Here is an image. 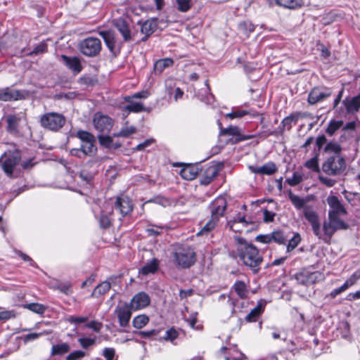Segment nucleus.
Listing matches in <instances>:
<instances>
[{"mask_svg": "<svg viewBox=\"0 0 360 360\" xmlns=\"http://www.w3.org/2000/svg\"><path fill=\"white\" fill-rule=\"evenodd\" d=\"M86 353L81 350H77L71 352L67 357L66 360H77L85 356Z\"/></svg>", "mask_w": 360, "mask_h": 360, "instance_id": "obj_62", "label": "nucleus"}, {"mask_svg": "<svg viewBox=\"0 0 360 360\" xmlns=\"http://www.w3.org/2000/svg\"><path fill=\"white\" fill-rule=\"evenodd\" d=\"M289 199L296 209H302L305 219L311 226L314 234L319 238H321V224L319 217L311 205H306L307 200L290 191Z\"/></svg>", "mask_w": 360, "mask_h": 360, "instance_id": "obj_3", "label": "nucleus"}, {"mask_svg": "<svg viewBox=\"0 0 360 360\" xmlns=\"http://www.w3.org/2000/svg\"><path fill=\"white\" fill-rule=\"evenodd\" d=\"M99 222L101 227L103 229H108L111 225V219L107 214L103 213L101 215Z\"/></svg>", "mask_w": 360, "mask_h": 360, "instance_id": "obj_60", "label": "nucleus"}, {"mask_svg": "<svg viewBox=\"0 0 360 360\" xmlns=\"http://www.w3.org/2000/svg\"><path fill=\"white\" fill-rule=\"evenodd\" d=\"M162 230L163 228L162 226H151L146 229V232L147 233L148 236L157 237L158 236H160L162 233Z\"/></svg>", "mask_w": 360, "mask_h": 360, "instance_id": "obj_51", "label": "nucleus"}, {"mask_svg": "<svg viewBox=\"0 0 360 360\" xmlns=\"http://www.w3.org/2000/svg\"><path fill=\"white\" fill-rule=\"evenodd\" d=\"M360 278V270L354 272L343 284L346 289L353 285Z\"/></svg>", "mask_w": 360, "mask_h": 360, "instance_id": "obj_57", "label": "nucleus"}, {"mask_svg": "<svg viewBox=\"0 0 360 360\" xmlns=\"http://www.w3.org/2000/svg\"><path fill=\"white\" fill-rule=\"evenodd\" d=\"M217 122H218L219 127L220 129L219 136H240V129L238 127H237L236 126L231 125L227 128H223L220 120H218ZM252 137V136H240L239 138L237 139V140L238 141H240L250 139Z\"/></svg>", "mask_w": 360, "mask_h": 360, "instance_id": "obj_22", "label": "nucleus"}, {"mask_svg": "<svg viewBox=\"0 0 360 360\" xmlns=\"http://www.w3.org/2000/svg\"><path fill=\"white\" fill-rule=\"evenodd\" d=\"M75 137L80 141V146L71 149L70 151L71 155L78 158H84L94 157L97 154L96 139L93 134L80 129L76 132Z\"/></svg>", "mask_w": 360, "mask_h": 360, "instance_id": "obj_2", "label": "nucleus"}, {"mask_svg": "<svg viewBox=\"0 0 360 360\" xmlns=\"http://www.w3.org/2000/svg\"><path fill=\"white\" fill-rule=\"evenodd\" d=\"M346 168V160L340 155H334L328 158L322 165L323 172L330 176L340 175Z\"/></svg>", "mask_w": 360, "mask_h": 360, "instance_id": "obj_8", "label": "nucleus"}, {"mask_svg": "<svg viewBox=\"0 0 360 360\" xmlns=\"http://www.w3.org/2000/svg\"><path fill=\"white\" fill-rule=\"evenodd\" d=\"M332 94L333 89L331 88L324 86L314 87L308 95V102L311 105L316 104L325 101L329 98Z\"/></svg>", "mask_w": 360, "mask_h": 360, "instance_id": "obj_13", "label": "nucleus"}, {"mask_svg": "<svg viewBox=\"0 0 360 360\" xmlns=\"http://www.w3.org/2000/svg\"><path fill=\"white\" fill-rule=\"evenodd\" d=\"M275 3L283 8L297 9L303 6V0H275Z\"/></svg>", "mask_w": 360, "mask_h": 360, "instance_id": "obj_32", "label": "nucleus"}, {"mask_svg": "<svg viewBox=\"0 0 360 360\" xmlns=\"http://www.w3.org/2000/svg\"><path fill=\"white\" fill-rule=\"evenodd\" d=\"M319 152H315L314 157L305 162V167L314 172H319Z\"/></svg>", "mask_w": 360, "mask_h": 360, "instance_id": "obj_40", "label": "nucleus"}, {"mask_svg": "<svg viewBox=\"0 0 360 360\" xmlns=\"http://www.w3.org/2000/svg\"><path fill=\"white\" fill-rule=\"evenodd\" d=\"M234 239L237 243L236 251L238 257L245 266L252 269L254 274L258 273L259 266L263 261L259 250L243 238L236 236Z\"/></svg>", "mask_w": 360, "mask_h": 360, "instance_id": "obj_1", "label": "nucleus"}, {"mask_svg": "<svg viewBox=\"0 0 360 360\" xmlns=\"http://www.w3.org/2000/svg\"><path fill=\"white\" fill-rule=\"evenodd\" d=\"M98 78L95 75H84L79 78L78 82L81 85H84L86 87H93L98 84Z\"/></svg>", "mask_w": 360, "mask_h": 360, "instance_id": "obj_35", "label": "nucleus"}, {"mask_svg": "<svg viewBox=\"0 0 360 360\" xmlns=\"http://www.w3.org/2000/svg\"><path fill=\"white\" fill-rule=\"evenodd\" d=\"M299 115L300 114H290L289 116L284 118L282 121L283 129L286 128L288 130H289L292 127V123L296 122Z\"/></svg>", "mask_w": 360, "mask_h": 360, "instance_id": "obj_48", "label": "nucleus"}, {"mask_svg": "<svg viewBox=\"0 0 360 360\" xmlns=\"http://www.w3.org/2000/svg\"><path fill=\"white\" fill-rule=\"evenodd\" d=\"M325 144L326 145L327 144V139H326V136L321 135V136H317L316 141H315L316 148H314V154H315V152H319V155L320 151Z\"/></svg>", "mask_w": 360, "mask_h": 360, "instance_id": "obj_49", "label": "nucleus"}, {"mask_svg": "<svg viewBox=\"0 0 360 360\" xmlns=\"http://www.w3.org/2000/svg\"><path fill=\"white\" fill-rule=\"evenodd\" d=\"M85 327L93 329L95 332H99L102 328V323L92 321L85 325Z\"/></svg>", "mask_w": 360, "mask_h": 360, "instance_id": "obj_63", "label": "nucleus"}, {"mask_svg": "<svg viewBox=\"0 0 360 360\" xmlns=\"http://www.w3.org/2000/svg\"><path fill=\"white\" fill-rule=\"evenodd\" d=\"M237 295L241 299H246L249 295V290L244 281H237L232 287Z\"/></svg>", "mask_w": 360, "mask_h": 360, "instance_id": "obj_31", "label": "nucleus"}, {"mask_svg": "<svg viewBox=\"0 0 360 360\" xmlns=\"http://www.w3.org/2000/svg\"><path fill=\"white\" fill-rule=\"evenodd\" d=\"M342 104L345 106L346 112H354L359 110L360 101L355 96L345 98Z\"/></svg>", "mask_w": 360, "mask_h": 360, "instance_id": "obj_27", "label": "nucleus"}, {"mask_svg": "<svg viewBox=\"0 0 360 360\" xmlns=\"http://www.w3.org/2000/svg\"><path fill=\"white\" fill-rule=\"evenodd\" d=\"M226 207L227 202L225 198L219 196L214 199L208 207L211 214L210 219L202 226V229L197 235H202L212 231L218 225L220 219L224 216Z\"/></svg>", "mask_w": 360, "mask_h": 360, "instance_id": "obj_4", "label": "nucleus"}, {"mask_svg": "<svg viewBox=\"0 0 360 360\" xmlns=\"http://www.w3.org/2000/svg\"><path fill=\"white\" fill-rule=\"evenodd\" d=\"M323 278V275L319 271H308V285L314 284Z\"/></svg>", "mask_w": 360, "mask_h": 360, "instance_id": "obj_52", "label": "nucleus"}, {"mask_svg": "<svg viewBox=\"0 0 360 360\" xmlns=\"http://www.w3.org/2000/svg\"><path fill=\"white\" fill-rule=\"evenodd\" d=\"M294 278L299 284L308 285V271L303 270L297 272L294 275Z\"/></svg>", "mask_w": 360, "mask_h": 360, "instance_id": "obj_46", "label": "nucleus"}, {"mask_svg": "<svg viewBox=\"0 0 360 360\" xmlns=\"http://www.w3.org/2000/svg\"><path fill=\"white\" fill-rule=\"evenodd\" d=\"M199 172L197 165L188 164L185 165L180 171L181 176L186 180L194 179Z\"/></svg>", "mask_w": 360, "mask_h": 360, "instance_id": "obj_25", "label": "nucleus"}, {"mask_svg": "<svg viewBox=\"0 0 360 360\" xmlns=\"http://www.w3.org/2000/svg\"><path fill=\"white\" fill-rule=\"evenodd\" d=\"M124 100L127 102V105L124 107L126 110H128L129 112H139L141 111H146V109L144 107L143 104L141 101H136V100L131 98L129 99V96L125 97Z\"/></svg>", "mask_w": 360, "mask_h": 360, "instance_id": "obj_28", "label": "nucleus"}, {"mask_svg": "<svg viewBox=\"0 0 360 360\" xmlns=\"http://www.w3.org/2000/svg\"><path fill=\"white\" fill-rule=\"evenodd\" d=\"M78 49L85 56L96 57L102 50L101 41L97 37H86L79 42Z\"/></svg>", "mask_w": 360, "mask_h": 360, "instance_id": "obj_9", "label": "nucleus"}, {"mask_svg": "<svg viewBox=\"0 0 360 360\" xmlns=\"http://www.w3.org/2000/svg\"><path fill=\"white\" fill-rule=\"evenodd\" d=\"M78 342L83 349H88L89 347L95 344L96 339L90 338H80L78 339Z\"/></svg>", "mask_w": 360, "mask_h": 360, "instance_id": "obj_58", "label": "nucleus"}, {"mask_svg": "<svg viewBox=\"0 0 360 360\" xmlns=\"http://www.w3.org/2000/svg\"><path fill=\"white\" fill-rule=\"evenodd\" d=\"M69 350L70 346L68 343L54 345L51 347V354L52 356L63 355L68 353Z\"/></svg>", "mask_w": 360, "mask_h": 360, "instance_id": "obj_37", "label": "nucleus"}, {"mask_svg": "<svg viewBox=\"0 0 360 360\" xmlns=\"http://www.w3.org/2000/svg\"><path fill=\"white\" fill-rule=\"evenodd\" d=\"M26 309L32 311L38 314H43L46 310V307L39 303H30L27 304L25 307Z\"/></svg>", "mask_w": 360, "mask_h": 360, "instance_id": "obj_42", "label": "nucleus"}, {"mask_svg": "<svg viewBox=\"0 0 360 360\" xmlns=\"http://www.w3.org/2000/svg\"><path fill=\"white\" fill-rule=\"evenodd\" d=\"M257 242H260L264 244H268L273 242L272 233L265 235H258L255 238Z\"/></svg>", "mask_w": 360, "mask_h": 360, "instance_id": "obj_61", "label": "nucleus"}, {"mask_svg": "<svg viewBox=\"0 0 360 360\" xmlns=\"http://www.w3.org/2000/svg\"><path fill=\"white\" fill-rule=\"evenodd\" d=\"M48 51V45L45 41H41L39 44L37 45L34 49L28 53L27 55L29 56H37L46 53Z\"/></svg>", "mask_w": 360, "mask_h": 360, "instance_id": "obj_43", "label": "nucleus"}, {"mask_svg": "<svg viewBox=\"0 0 360 360\" xmlns=\"http://www.w3.org/2000/svg\"><path fill=\"white\" fill-rule=\"evenodd\" d=\"M176 265L183 269H188L196 261V255L193 249L188 245H179L174 252Z\"/></svg>", "mask_w": 360, "mask_h": 360, "instance_id": "obj_6", "label": "nucleus"}, {"mask_svg": "<svg viewBox=\"0 0 360 360\" xmlns=\"http://www.w3.org/2000/svg\"><path fill=\"white\" fill-rule=\"evenodd\" d=\"M66 122L63 114H43L40 119L41 124L51 131H58Z\"/></svg>", "mask_w": 360, "mask_h": 360, "instance_id": "obj_11", "label": "nucleus"}, {"mask_svg": "<svg viewBox=\"0 0 360 360\" xmlns=\"http://www.w3.org/2000/svg\"><path fill=\"white\" fill-rule=\"evenodd\" d=\"M159 267V261L158 259H153L149 263L145 264L142 268L141 272L143 275L149 274H154L156 272Z\"/></svg>", "mask_w": 360, "mask_h": 360, "instance_id": "obj_36", "label": "nucleus"}, {"mask_svg": "<svg viewBox=\"0 0 360 360\" xmlns=\"http://www.w3.org/2000/svg\"><path fill=\"white\" fill-rule=\"evenodd\" d=\"M115 354V351L113 348H105L103 352V355L106 360H112Z\"/></svg>", "mask_w": 360, "mask_h": 360, "instance_id": "obj_64", "label": "nucleus"}, {"mask_svg": "<svg viewBox=\"0 0 360 360\" xmlns=\"http://www.w3.org/2000/svg\"><path fill=\"white\" fill-rule=\"evenodd\" d=\"M112 136L98 135V140L100 145L108 149H118L122 146L121 143L113 141Z\"/></svg>", "mask_w": 360, "mask_h": 360, "instance_id": "obj_24", "label": "nucleus"}, {"mask_svg": "<svg viewBox=\"0 0 360 360\" xmlns=\"http://www.w3.org/2000/svg\"><path fill=\"white\" fill-rule=\"evenodd\" d=\"M326 201L330 208L328 211V216H330V214L333 216L347 214L346 208L337 196L329 195L327 198Z\"/></svg>", "mask_w": 360, "mask_h": 360, "instance_id": "obj_19", "label": "nucleus"}, {"mask_svg": "<svg viewBox=\"0 0 360 360\" xmlns=\"http://www.w3.org/2000/svg\"><path fill=\"white\" fill-rule=\"evenodd\" d=\"M3 120L6 122V129L11 134L18 133L20 128L26 124V117L22 114H8Z\"/></svg>", "mask_w": 360, "mask_h": 360, "instance_id": "obj_12", "label": "nucleus"}, {"mask_svg": "<svg viewBox=\"0 0 360 360\" xmlns=\"http://www.w3.org/2000/svg\"><path fill=\"white\" fill-rule=\"evenodd\" d=\"M250 168L252 170V172L255 174L266 175H271L277 170L276 165L272 162H269L261 167H250Z\"/></svg>", "mask_w": 360, "mask_h": 360, "instance_id": "obj_26", "label": "nucleus"}, {"mask_svg": "<svg viewBox=\"0 0 360 360\" xmlns=\"http://www.w3.org/2000/svg\"><path fill=\"white\" fill-rule=\"evenodd\" d=\"M136 129L134 126L125 127L122 128L119 132L114 133L113 136L115 137H129L131 134H134Z\"/></svg>", "mask_w": 360, "mask_h": 360, "instance_id": "obj_44", "label": "nucleus"}, {"mask_svg": "<svg viewBox=\"0 0 360 360\" xmlns=\"http://www.w3.org/2000/svg\"><path fill=\"white\" fill-rule=\"evenodd\" d=\"M301 237L299 233H295L293 237L288 241L287 245V252L293 250L300 243Z\"/></svg>", "mask_w": 360, "mask_h": 360, "instance_id": "obj_47", "label": "nucleus"}, {"mask_svg": "<svg viewBox=\"0 0 360 360\" xmlns=\"http://www.w3.org/2000/svg\"><path fill=\"white\" fill-rule=\"evenodd\" d=\"M174 64L173 59L170 58H165L158 60L153 65V72L155 74H160L167 68L172 66Z\"/></svg>", "mask_w": 360, "mask_h": 360, "instance_id": "obj_29", "label": "nucleus"}, {"mask_svg": "<svg viewBox=\"0 0 360 360\" xmlns=\"http://www.w3.org/2000/svg\"><path fill=\"white\" fill-rule=\"evenodd\" d=\"M113 25L122 36L124 42L133 41L131 31L126 20L122 18H117L113 20Z\"/></svg>", "mask_w": 360, "mask_h": 360, "instance_id": "obj_18", "label": "nucleus"}, {"mask_svg": "<svg viewBox=\"0 0 360 360\" xmlns=\"http://www.w3.org/2000/svg\"><path fill=\"white\" fill-rule=\"evenodd\" d=\"M286 181L290 186H295L302 181V176L300 174L294 172L292 176L288 179Z\"/></svg>", "mask_w": 360, "mask_h": 360, "instance_id": "obj_59", "label": "nucleus"}, {"mask_svg": "<svg viewBox=\"0 0 360 360\" xmlns=\"http://www.w3.org/2000/svg\"><path fill=\"white\" fill-rule=\"evenodd\" d=\"M239 27L246 34H250L255 31V25L250 21H243L239 24Z\"/></svg>", "mask_w": 360, "mask_h": 360, "instance_id": "obj_54", "label": "nucleus"}, {"mask_svg": "<svg viewBox=\"0 0 360 360\" xmlns=\"http://www.w3.org/2000/svg\"><path fill=\"white\" fill-rule=\"evenodd\" d=\"M231 223V229L235 231L236 230L234 229V226L238 223H243L245 225L251 224L252 221H247L245 216H241L240 214H238L232 221H230Z\"/></svg>", "mask_w": 360, "mask_h": 360, "instance_id": "obj_53", "label": "nucleus"}, {"mask_svg": "<svg viewBox=\"0 0 360 360\" xmlns=\"http://www.w3.org/2000/svg\"><path fill=\"white\" fill-rule=\"evenodd\" d=\"M323 150L327 153H334L335 155H340L342 147L338 143L330 141L327 143L323 148Z\"/></svg>", "mask_w": 360, "mask_h": 360, "instance_id": "obj_39", "label": "nucleus"}, {"mask_svg": "<svg viewBox=\"0 0 360 360\" xmlns=\"http://www.w3.org/2000/svg\"><path fill=\"white\" fill-rule=\"evenodd\" d=\"M98 34L103 39L112 56L117 57L120 54L122 42L117 41L115 32L112 30H101L98 32Z\"/></svg>", "mask_w": 360, "mask_h": 360, "instance_id": "obj_10", "label": "nucleus"}, {"mask_svg": "<svg viewBox=\"0 0 360 360\" xmlns=\"http://www.w3.org/2000/svg\"><path fill=\"white\" fill-rule=\"evenodd\" d=\"M21 160V153L18 149L6 151L0 158V164L6 174L10 178H14L15 167Z\"/></svg>", "mask_w": 360, "mask_h": 360, "instance_id": "obj_7", "label": "nucleus"}, {"mask_svg": "<svg viewBox=\"0 0 360 360\" xmlns=\"http://www.w3.org/2000/svg\"><path fill=\"white\" fill-rule=\"evenodd\" d=\"M160 331V329H152L149 330L137 331L136 333L139 334L142 338H148L152 336L158 335Z\"/></svg>", "mask_w": 360, "mask_h": 360, "instance_id": "obj_56", "label": "nucleus"}, {"mask_svg": "<svg viewBox=\"0 0 360 360\" xmlns=\"http://www.w3.org/2000/svg\"><path fill=\"white\" fill-rule=\"evenodd\" d=\"M192 0H176L177 9L181 12H187L191 8Z\"/></svg>", "mask_w": 360, "mask_h": 360, "instance_id": "obj_50", "label": "nucleus"}, {"mask_svg": "<svg viewBox=\"0 0 360 360\" xmlns=\"http://www.w3.org/2000/svg\"><path fill=\"white\" fill-rule=\"evenodd\" d=\"M111 288V283L109 281H105L98 284L93 290L91 297H98L105 294Z\"/></svg>", "mask_w": 360, "mask_h": 360, "instance_id": "obj_33", "label": "nucleus"}, {"mask_svg": "<svg viewBox=\"0 0 360 360\" xmlns=\"http://www.w3.org/2000/svg\"><path fill=\"white\" fill-rule=\"evenodd\" d=\"M148 321L149 318L145 314H141L134 318L132 324L134 328L141 329L144 327L148 323Z\"/></svg>", "mask_w": 360, "mask_h": 360, "instance_id": "obj_38", "label": "nucleus"}, {"mask_svg": "<svg viewBox=\"0 0 360 360\" xmlns=\"http://www.w3.org/2000/svg\"><path fill=\"white\" fill-rule=\"evenodd\" d=\"M340 215L333 216L332 214L328 216V221L323 224V234L321 238L325 243H328L334 233L340 230H347L349 228V224L340 217Z\"/></svg>", "mask_w": 360, "mask_h": 360, "instance_id": "obj_5", "label": "nucleus"}, {"mask_svg": "<svg viewBox=\"0 0 360 360\" xmlns=\"http://www.w3.org/2000/svg\"><path fill=\"white\" fill-rule=\"evenodd\" d=\"M219 168L216 165H212L206 168L200 178V184L207 186L210 184L218 175Z\"/></svg>", "mask_w": 360, "mask_h": 360, "instance_id": "obj_23", "label": "nucleus"}, {"mask_svg": "<svg viewBox=\"0 0 360 360\" xmlns=\"http://www.w3.org/2000/svg\"><path fill=\"white\" fill-rule=\"evenodd\" d=\"M21 96V92L18 90H11L9 88L0 90V100L8 101L18 100Z\"/></svg>", "mask_w": 360, "mask_h": 360, "instance_id": "obj_30", "label": "nucleus"}, {"mask_svg": "<svg viewBox=\"0 0 360 360\" xmlns=\"http://www.w3.org/2000/svg\"><path fill=\"white\" fill-rule=\"evenodd\" d=\"M343 125V122L342 120H331L326 130V132L330 135L333 136L335 131L339 129Z\"/></svg>", "mask_w": 360, "mask_h": 360, "instance_id": "obj_41", "label": "nucleus"}, {"mask_svg": "<svg viewBox=\"0 0 360 360\" xmlns=\"http://www.w3.org/2000/svg\"><path fill=\"white\" fill-rule=\"evenodd\" d=\"M114 120L105 114H94L93 124L95 129L101 133L109 132L112 128Z\"/></svg>", "mask_w": 360, "mask_h": 360, "instance_id": "obj_14", "label": "nucleus"}, {"mask_svg": "<svg viewBox=\"0 0 360 360\" xmlns=\"http://www.w3.org/2000/svg\"><path fill=\"white\" fill-rule=\"evenodd\" d=\"M137 24L141 25V32L144 34L140 41L145 42L156 31L158 25V18H152L144 22L139 20Z\"/></svg>", "mask_w": 360, "mask_h": 360, "instance_id": "obj_15", "label": "nucleus"}, {"mask_svg": "<svg viewBox=\"0 0 360 360\" xmlns=\"http://www.w3.org/2000/svg\"><path fill=\"white\" fill-rule=\"evenodd\" d=\"M114 207L119 210L122 217L130 214L134 208L131 200L127 196H118Z\"/></svg>", "mask_w": 360, "mask_h": 360, "instance_id": "obj_17", "label": "nucleus"}, {"mask_svg": "<svg viewBox=\"0 0 360 360\" xmlns=\"http://www.w3.org/2000/svg\"><path fill=\"white\" fill-rule=\"evenodd\" d=\"M179 336L178 331L174 328H171L165 332L163 339L166 341H173Z\"/></svg>", "mask_w": 360, "mask_h": 360, "instance_id": "obj_55", "label": "nucleus"}, {"mask_svg": "<svg viewBox=\"0 0 360 360\" xmlns=\"http://www.w3.org/2000/svg\"><path fill=\"white\" fill-rule=\"evenodd\" d=\"M61 61L64 65L70 70H72L75 75H77L82 72L83 66L81 63V60L77 56H68L66 55L60 56Z\"/></svg>", "mask_w": 360, "mask_h": 360, "instance_id": "obj_20", "label": "nucleus"}, {"mask_svg": "<svg viewBox=\"0 0 360 360\" xmlns=\"http://www.w3.org/2000/svg\"><path fill=\"white\" fill-rule=\"evenodd\" d=\"M264 305L259 302L257 305L251 310V311L246 316L245 321L248 322H255L257 321L259 316L264 311Z\"/></svg>", "mask_w": 360, "mask_h": 360, "instance_id": "obj_34", "label": "nucleus"}, {"mask_svg": "<svg viewBox=\"0 0 360 360\" xmlns=\"http://www.w3.org/2000/svg\"><path fill=\"white\" fill-rule=\"evenodd\" d=\"M150 297L144 292L135 295L129 304L134 310H138L146 307L150 304Z\"/></svg>", "mask_w": 360, "mask_h": 360, "instance_id": "obj_21", "label": "nucleus"}, {"mask_svg": "<svg viewBox=\"0 0 360 360\" xmlns=\"http://www.w3.org/2000/svg\"><path fill=\"white\" fill-rule=\"evenodd\" d=\"M272 238L273 242H275L279 245H284L288 240V238L284 235L283 232L280 230L273 231Z\"/></svg>", "mask_w": 360, "mask_h": 360, "instance_id": "obj_45", "label": "nucleus"}, {"mask_svg": "<svg viewBox=\"0 0 360 360\" xmlns=\"http://www.w3.org/2000/svg\"><path fill=\"white\" fill-rule=\"evenodd\" d=\"M131 310H134L128 303H124L117 306L115 310L117 314L119 324L121 327H126L129 325L131 316Z\"/></svg>", "mask_w": 360, "mask_h": 360, "instance_id": "obj_16", "label": "nucleus"}]
</instances>
